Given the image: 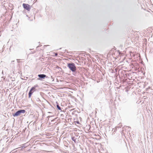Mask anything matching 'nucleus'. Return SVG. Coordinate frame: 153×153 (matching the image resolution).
I'll use <instances>...</instances> for the list:
<instances>
[{
    "mask_svg": "<svg viewBox=\"0 0 153 153\" xmlns=\"http://www.w3.org/2000/svg\"><path fill=\"white\" fill-rule=\"evenodd\" d=\"M57 55V53H55V56H56Z\"/></svg>",
    "mask_w": 153,
    "mask_h": 153,
    "instance_id": "7",
    "label": "nucleus"
},
{
    "mask_svg": "<svg viewBox=\"0 0 153 153\" xmlns=\"http://www.w3.org/2000/svg\"><path fill=\"white\" fill-rule=\"evenodd\" d=\"M68 67L73 72H75L76 71V67L73 63L68 64Z\"/></svg>",
    "mask_w": 153,
    "mask_h": 153,
    "instance_id": "1",
    "label": "nucleus"
},
{
    "mask_svg": "<svg viewBox=\"0 0 153 153\" xmlns=\"http://www.w3.org/2000/svg\"><path fill=\"white\" fill-rule=\"evenodd\" d=\"M36 86H34L32 88L29 93V97L30 98L32 94L36 91Z\"/></svg>",
    "mask_w": 153,
    "mask_h": 153,
    "instance_id": "3",
    "label": "nucleus"
},
{
    "mask_svg": "<svg viewBox=\"0 0 153 153\" xmlns=\"http://www.w3.org/2000/svg\"><path fill=\"white\" fill-rule=\"evenodd\" d=\"M23 7L28 11H30V7L29 5L26 4H23Z\"/></svg>",
    "mask_w": 153,
    "mask_h": 153,
    "instance_id": "4",
    "label": "nucleus"
},
{
    "mask_svg": "<svg viewBox=\"0 0 153 153\" xmlns=\"http://www.w3.org/2000/svg\"><path fill=\"white\" fill-rule=\"evenodd\" d=\"M57 107L59 110H61V108H60V107H59V105H57Z\"/></svg>",
    "mask_w": 153,
    "mask_h": 153,
    "instance_id": "6",
    "label": "nucleus"
},
{
    "mask_svg": "<svg viewBox=\"0 0 153 153\" xmlns=\"http://www.w3.org/2000/svg\"><path fill=\"white\" fill-rule=\"evenodd\" d=\"M25 112V110H21L18 111L15 113L13 114V115L14 117L18 116L20 115L21 113H24Z\"/></svg>",
    "mask_w": 153,
    "mask_h": 153,
    "instance_id": "2",
    "label": "nucleus"
},
{
    "mask_svg": "<svg viewBox=\"0 0 153 153\" xmlns=\"http://www.w3.org/2000/svg\"><path fill=\"white\" fill-rule=\"evenodd\" d=\"M38 76L40 78L39 79H44L45 77H47L46 75L45 74H39Z\"/></svg>",
    "mask_w": 153,
    "mask_h": 153,
    "instance_id": "5",
    "label": "nucleus"
}]
</instances>
